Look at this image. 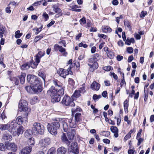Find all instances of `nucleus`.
Instances as JSON below:
<instances>
[{
	"label": "nucleus",
	"mask_w": 154,
	"mask_h": 154,
	"mask_svg": "<svg viewBox=\"0 0 154 154\" xmlns=\"http://www.w3.org/2000/svg\"><path fill=\"white\" fill-rule=\"evenodd\" d=\"M27 80L32 85H42L40 79L35 75H28L27 76Z\"/></svg>",
	"instance_id": "20e7f679"
},
{
	"label": "nucleus",
	"mask_w": 154,
	"mask_h": 154,
	"mask_svg": "<svg viewBox=\"0 0 154 154\" xmlns=\"http://www.w3.org/2000/svg\"><path fill=\"white\" fill-rule=\"evenodd\" d=\"M110 130L114 133V136L115 137H117L119 136L118 129L116 127L111 126L110 127Z\"/></svg>",
	"instance_id": "aec40b11"
},
{
	"label": "nucleus",
	"mask_w": 154,
	"mask_h": 154,
	"mask_svg": "<svg viewBox=\"0 0 154 154\" xmlns=\"http://www.w3.org/2000/svg\"><path fill=\"white\" fill-rule=\"evenodd\" d=\"M27 143L28 145L29 146L33 145L35 143L34 138L33 137L29 138L28 140Z\"/></svg>",
	"instance_id": "c9c22d12"
},
{
	"label": "nucleus",
	"mask_w": 154,
	"mask_h": 154,
	"mask_svg": "<svg viewBox=\"0 0 154 154\" xmlns=\"http://www.w3.org/2000/svg\"><path fill=\"white\" fill-rule=\"evenodd\" d=\"M33 131L36 134H42L44 133V128L43 125L38 122H35L33 125Z\"/></svg>",
	"instance_id": "39448f33"
},
{
	"label": "nucleus",
	"mask_w": 154,
	"mask_h": 154,
	"mask_svg": "<svg viewBox=\"0 0 154 154\" xmlns=\"http://www.w3.org/2000/svg\"><path fill=\"white\" fill-rule=\"evenodd\" d=\"M124 106L125 112L126 113H127L128 111V102L127 100H126L124 101Z\"/></svg>",
	"instance_id": "ea45409f"
},
{
	"label": "nucleus",
	"mask_w": 154,
	"mask_h": 154,
	"mask_svg": "<svg viewBox=\"0 0 154 154\" xmlns=\"http://www.w3.org/2000/svg\"><path fill=\"white\" fill-rule=\"evenodd\" d=\"M38 75L43 79L44 82H45V79L46 78V75L45 73L42 72H40L38 73Z\"/></svg>",
	"instance_id": "79ce46f5"
},
{
	"label": "nucleus",
	"mask_w": 154,
	"mask_h": 154,
	"mask_svg": "<svg viewBox=\"0 0 154 154\" xmlns=\"http://www.w3.org/2000/svg\"><path fill=\"white\" fill-rule=\"evenodd\" d=\"M9 124L8 131L12 132H14L18 126V124L16 122L14 121L11 122Z\"/></svg>",
	"instance_id": "9b49d317"
},
{
	"label": "nucleus",
	"mask_w": 154,
	"mask_h": 154,
	"mask_svg": "<svg viewBox=\"0 0 154 154\" xmlns=\"http://www.w3.org/2000/svg\"><path fill=\"white\" fill-rule=\"evenodd\" d=\"M72 116H81L82 114L81 113L79 112H80L82 111L81 109L79 107H77L76 109H72Z\"/></svg>",
	"instance_id": "a211bd4d"
},
{
	"label": "nucleus",
	"mask_w": 154,
	"mask_h": 154,
	"mask_svg": "<svg viewBox=\"0 0 154 154\" xmlns=\"http://www.w3.org/2000/svg\"><path fill=\"white\" fill-rule=\"evenodd\" d=\"M6 149L13 152H15L17 149V145L14 143H5Z\"/></svg>",
	"instance_id": "9d476101"
},
{
	"label": "nucleus",
	"mask_w": 154,
	"mask_h": 154,
	"mask_svg": "<svg viewBox=\"0 0 154 154\" xmlns=\"http://www.w3.org/2000/svg\"><path fill=\"white\" fill-rule=\"evenodd\" d=\"M124 25L125 26L127 27L129 30H131V24L128 21H126L124 22Z\"/></svg>",
	"instance_id": "a19ab883"
},
{
	"label": "nucleus",
	"mask_w": 154,
	"mask_h": 154,
	"mask_svg": "<svg viewBox=\"0 0 154 154\" xmlns=\"http://www.w3.org/2000/svg\"><path fill=\"white\" fill-rule=\"evenodd\" d=\"M43 16L45 19V21H47L49 18L48 15L45 12L43 13Z\"/></svg>",
	"instance_id": "338daca9"
},
{
	"label": "nucleus",
	"mask_w": 154,
	"mask_h": 154,
	"mask_svg": "<svg viewBox=\"0 0 154 154\" xmlns=\"http://www.w3.org/2000/svg\"><path fill=\"white\" fill-rule=\"evenodd\" d=\"M45 36L43 34H41L39 35L36 36L34 40V42L36 43L39 40H40Z\"/></svg>",
	"instance_id": "7c9ffc66"
},
{
	"label": "nucleus",
	"mask_w": 154,
	"mask_h": 154,
	"mask_svg": "<svg viewBox=\"0 0 154 154\" xmlns=\"http://www.w3.org/2000/svg\"><path fill=\"white\" fill-rule=\"evenodd\" d=\"M6 28L3 25H1L0 26V38H2L3 37V34L5 33Z\"/></svg>",
	"instance_id": "a878e982"
},
{
	"label": "nucleus",
	"mask_w": 154,
	"mask_h": 154,
	"mask_svg": "<svg viewBox=\"0 0 154 154\" xmlns=\"http://www.w3.org/2000/svg\"><path fill=\"white\" fill-rule=\"evenodd\" d=\"M127 51L129 53H132L133 51V49L131 47H128L127 48Z\"/></svg>",
	"instance_id": "13d9d810"
},
{
	"label": "nucleus",
	"mask_w": 154,
	"mask_h": 154,
	"mask_svg": "<svg viewBox=\"0 0 154 154\" xmlns=\"http://www.w3.org/2000/svg\"><path fill=\"white\" fill-rule=\"evenodd\" d=\"M62 120L61 118H55L50 125L48 123L47 125V128L48 131L52 134L56 135L57 133V130L59 129L60 125L59 122Z\"/></svg>",
	"instance_id": "f257e3e1"
},
{
	"label": "nucleus",
	"mask_w": 154,
	"mask_h": 154,
	"mask_svg": "<svg viewBox=\"0 0 154 154\" xmlns=\"http://www.w3.org/2000/svg\"><path fill=\"white\" fill-rule=\"evenodd\" d=\"M92 57H93L96 62L97 61L99 60L100 58L99 54L98 53L94 54V55H92Z\"/></svg>",
	"instance_id": "09e8293b"
},
{
	"label": "nucleus",
	"mask_w": 154,
	"mask_h": 154,
	"mask_svg": "<svg viewBox=\"0 0 154 154\" xmlns=\"http://www.w3.org/2000/svg\"><path fill=\"white\" fill-rule=\"evenodd\" d=\"M120 84V85H121V88H122V86L124 85H126V83L125 81V80L124 79V78H122V79L121 80V82Z\"/></svg>",
	"instance_id": "6e6d98bb"
},
{
	"label": "nucleus",
	"mask_w": 154,
	"mask_h": 154,
	"mask_svg": "<svg viewBox=\"0 0 154 154\" xmlns=\"http://www.w3.org/2000/svg\"><path fill=\"white\" fill-rule=\"evenodd\" d=\"M70 151L75 154H78L79 150L78 143L76 142H73L71 143L69 147Z\"/></svg>",
	"instance_id": "1a4fd4ad"
},
{
	"label": "nucleus",
	"mask_w": 154,
	"mask_h": 154,
	"mask_svg": "<svg viewBox=\"0 0 154 154\" xmlns=\"http://www.w3.org/2000/svg\"><path fill=\"white\" fill-rule=\"evenodd\" d=\"M147 14V12L145 11H142L141 13L140 17L141 18L144 17Z\"/></svg>",
	"instance_id": "052dcab7"
},
{
	"label": "nucleus",
	"mask_w": 154,
	"mask_h": 154,
	"mask_svg": "<svg viewBox=\"0 0 154 154\" xmlns=\"http://www.w3.org/2000/svg\"><path fill=\"white\" fill-rule=\"evenodd\" d=\"M32 150L31 146H26L21 150L20 154H29Z\"/></svg>",
	"instance_id": "2eb2a0df"
},
{
	"label": "nucleus",
	"mask_w": 154,
	"mask_h": 154,
	"mask_svg": "<svg viewBox=\"0 0 154 154\" xmlns=\"http://www.w3.org/2000/svg\"><path fill=\"white\" fill-rule=\"evenodd\" d=\"M75 133V130L73 129H71V130L69 131L67 133L68 139L70 140H73L74 138Z\"/></svg>",
	"instance_id": "6ab92c4d"
},
{
	"label": "nucleus",
	"mask_w": 154,
	"mask_h": 154,
	"mask_svg": "<svg viewBox=\"0 0 154 154\" xmlns=\"http://www.w3.org/2000/svg\"><path fill=\"white\" fill-rule=\"evenodd\" d=\"M12 136L8 132H5L2 136V139L4 141L6 142H8L11 141L12 139Z\"/></svg>",
	"instance_id": "f8f14e48"
},
{
	"label": "nucleus",
	"mask_w": 154,
	"mask_h": 154,
	"mask_svg": "<svg viewBox=\"0 0 154 154\" xmlns=\"http://www.w3.org/2000/svg\"><path fill=\"white\" fill-rule=\"evenodd\" d=\"M64 93V90L62 88L61 89H59L57 92V94H58L61 97V95H63Z\"/></svg>",
	"instance_id": "603ef678"
},
{
	"label": "nucleus",
	"mask_w": 154,
	"mask_h": 154,
	"mask_svg": "<svg viewBox=\"0 0 154 154\" xmlns=\"http://www.w3.org/2000/svg\"><path fill=\"white\" fill-rule=\"evenodd\" d=\"M39 101V98L37 96L32 97L30 101L31 104L33 105L37 103Z\"/></svg>",
	"instance_id": "bb28decb"
},
{
	"label": "nucleus",
	"mask_w": 154,
	"mask_h": 154,
	"mask_svg": "<svg viewBox=\"0 0 154 154\" xmlns=\"http://www.w3.org/2000/svg\"><path fill=\"white\" fill-rule=\"evenodd\" d=\"M23 35L22 33H20V31L17 30L15 32V37L16 38H20Z\"/></svg>",
	"instance_id": "c03bdc74"
},
{
	"label": "nucleus",
	"mask_w": 154,
	"mask_h": 154,
	"mask_svg": "<svg viewBox=\"0 0 154 154\" xmlns=\"http://www.w3.org/2000/svg\"><path fill=\"white\" fill-rule=\"evenodd\" d=\"M39 144L41 146L44 147H46L47 146V145H46V143H45L44 139H42L40 141Z\"/></svg>",
	"instance_id": "49530a36"
},
{
	"label": "nucleus",
	"mask_w": 154,
	"mask_h": 154,
	"mask_svg": "<svg viewBox=\"0 0 154 154\" xmlns=\"http://www.w3.org/2000/svg\"><path fill=\"white\" fill-rule=\"evenodd\" d=\"M82 121V119L81 118L80 116H72V119H70L69 121L70 126L71 128H75L76 125Z\"/></svg>",
	"instance_id": "0eeeda50"
},
{
	"label": "nucleus",
	"mask_w": 154,
	"mask_h": 154,
	"mask_svg": "<svg viewBox=\"0 0 154 154\" xmlns=\"http://www.w3.org/2000/svg\"><path fill=\"white\" fill-rule=\"evenodd\" d=\"M88 65L90 66L89 70L90 72H93L98 67V63L96 62H94L92 65L90 63H88Z\"/></svg>",
	"instance_id": "4468645a"
},
{
	"label": "nucleus",
	"mask_w": 154,
	"mask_h": 154,
	"mask_svg": "<svg viewBox=\"0 0 154 154\" xmlns=\"http://www.w3.org/2000/svg\"><path fill=\"white\" fill-rule=\"evenodd\" d=\"M111 66H105L104 67V69L106 71H108L111 69Z\"/></svg>",
	"instance_id": "774afa93"
},
{
	"label": "nucleus",
	"mask_w": 154,
	"mask_h": 154,
	"mask_svg": "<svg viewBox=\"0 0 154 154\" xmlns=\"http://www.w3.org/2000/svg\"><path fill=\"white\" fill-rule=\"evenodd\" d=\"M17 127V133L18 135H19L20 134H23L24 131L23 127L21 125H18Z\"/></svg>",
	"instance_id": "c756f323"
},
{
	"label": "nucleus",
	"mask_w": 154,
	"mask_h": 154,
	"mask_svg": "<svg viewBox=\"0 0 154 154\" xmlns=\"http://www.w3.org/2000/svg\"><path fill=\"white\" fill-rule=\"evenodd\" d=\"M27 120V116L23 118L21 116H18L17 118L16 121L19 125L22 124L23 122H26Z\"/></svg>",
	"instance_id": "f3484780"
},
{
	"label": "nucleus",
	"mask_w": 154,
	"mask_h": 154,
	"mask_svg": "<svg viewBox=\"0 0 154 154\" xmlns=\"http://www.w3.org/2000/svg\"><path fill=\"white\" fill-rule=\"evenodd\" d=\"M138 140V142L137 145L139 146L141 143L143 141V139L142 138L140 137L139 139H137Z\"/></svg>",
	"instance_id": "e2e57ef3"
},
{
	"label": "nucleus",
	"mask_w": 154,
	"mask_h": 154,
	"mask_svg": "<svg viewBox=\"0 0 154 154\" xmlns=\"http://www.w3.org/2000/svg\"><path fill=\"white\" fill-rule=\"evenodd\" d=\"M82 89V92H85V90L84 89V88H81L80 89ZM81 90H75V92H74L73 94L72 95V96L73 97H74L76 98H77L79 97L80 95V93Z\"/></svg>",
	"instance_id": "b1692460"
},
{
	"label": "nucleus",
	"mask_w": 154,
	"mask_h": 154,
	"mask_svg": "<svg viewBox=\"0 0 154 154\" xmlns=\"http://www.w3.org/2000/svg\"><path fill=\"white\" fill-rule=\"evenodd\" d=\"M5 149V146L3 143H0V150L4 151Z\"/></svg>",
	"instance_id": "0e129e2a"
},
{
	"label": "nucleus",
	"mask_w": 154,
	"mask_h": 154,
	"mask_svg": "<svg viewBox=\"0 0 154 154\" xmlns=\"http://www.w3.org/2000/svg\"><path fill=\"white\" fill-rule=\"evenodd\" d=\"M25 88L28 92L31 94L33 93V90H32V85H31L30 86H26L25 87Z\"/></svg>",
	"instance_id": "58836bf2"
},
{
	"label": "nucleus",
	"mask_w": 154,
	"mask_h": 154,
	"mask_svg": "<svg viewBox=\"0 0 154 154\" xmlns=\"http://www.w3.org/2000/svg\"><path fill=\"white\" fill-rule=\"evenodd\" d=\"M91 57L88 59V61L89 63H93L94 62H96L93 57L91 56Z\"/></svg>",
	"instance_id": "680f3d73"
},
{
	"label": "nucleus",
	"mask_w": 154,
	"mask_h": 154,
	"mask_svg": "<svg viewBox=\"0 0 154 154\" xmlns=\"http://www.w3.org/2000/svg\"><path fill=\"white\" fill-rule=\"evenodd\" d=\"M0 129L2 131L8 130L9 129V124H0Z\"/></svg>",
	"instance_id": "c85d7f7f"
},
{
	"label": "nucleus",
	"mask_w": 154,
	"mask_h": 154,
	"mask_svg": "<svg viewBox=\"0 0 154 154\" xmlns=\"http://www.w3.org/2000/svg\"><path fill=\"white\" fill-rule=\"evenodd\" d=\"M3 54H2L1 56V57L0 58V63L2 65L3 67L5 68V64L3 62Z\"/></svg>",
	"instance_id": "4d7b16f0"
},
{
	"label": "nucleus",
	"mask_w": 154,
	"mask_h": 154,
	"mask_svg": "<svg viewBox=\"0 0 154 154\" xmlns=\"http://www.w3.org/2000/svg\"><path fill=\"white\" fill-rule=\"evenodd\" d=\"M102 31L103 32L105 33L110 32L112 31V29L109 26H104L102 28Z\"/></svg>",
	"instance_id": "473e14b6"
},
{
	"label": "nucleus",
	"mask_w": 154,
	"mask_h": 154,
	"mask_svg": "<svg viewBox=\"0 0 154 154\" xmlns=\"http://www.w3.org/2000/svg\"><path fill=\"white\" fill-rule=\"evenodd\" d=\"M54 11L57 13H59L61 12V10L60 8L54 7L53 8Z\"/></svg>",
	"instance_id": "864d4df0"
},
{
	"label": "nucleus",
	"mask_w": 154,
	"mask_h": 154,
	"mask_svg": "<svg viewBox=\"0 0 154 154\" xmlns=\"http://www.w3.org/2000/svg\"><path fill=\"white\" fill-rule=\"evenodd\" d=\"M79 22L80 24L82 26L85 24L86 23L85 18L83 17L80 20Z\"/></svg>",
	"instance_id": "8fccbe9b"
},
{
	"label": "nucleus",
	"mask_w": 154,
	"mask_h": 154,
	"mask_svg": "<svg viewBox=\"0 0 154 154\" xmlns=\"http://www.w3.org/2000/svg\"><path fill=\"white\" fill-rule=\"evenodd\" d=\"M40 60L35 58V61L32 63H30L31 67L33 68H35L39 63Z\"/></svg>",
	"instance_id": "2f4dec72"
},
{
	"label": "nucleus",
	"mask_w": 154,
	"mask_h": 154,
	"mask_svg": "<svg viewBox=\"0 0 154 154\" xmlns=\"http://www.w3.org/2000/svg\"><path fill=\"white\" fill-rule=\"evenodd\" d=\"M32 130L30 129L27 130L24 133L25 137L28 139L30 137H32Z\"/></svg>",
	"instance_id": "393cba45"
},
{
	"label": "nucleus",
	"mask_w": 154,
	"mask_h": 154,
	"mask_svg": "<svg viewBox=\"0 0 154 154\" xmlns=\"http://www.w3.org/2000/svg\"><path fill=\"white\" fill-rule=\"evenodd\" d=\"M61 138L63 143L66 144L68 146L69 145L70 142L69 141L67 138L65 133H63L61 137Z\"/></svg>",
	"instance_id": "dca6fc26"
},
{
	"label": "nucleus",
	"mask_w": 154,
	"mask_h": 154,
	"mask_svg": "<svg viewBox=\"0 0 154 154\" xmlns=\"http://www.w3.org/2000/svg\"><path fill=\"white\" fill-rule=\"evenodd\" d=\"M44 140L45 141V143H46V145H47V146L50 144L51 141L49 137H45Z\"/></svg>",
	"instance_id": "3c124183"
},
{
	"label": "nucleus",
	"mask_w": 154,
	"mask_h": 154,
	"mask_svg": "<svg viewBox=\"0 0 154 154\" xmlns=\"http://www.w3.org/2000/svg\"><path fill=\"white\" fill-rule=\"evenodd\" d=\"M80 7H81L80 6L79 7L77 5H75L72 6L71 8L73 11L80 12L81 11V9H78L77 8H80Z\"/></svg>",
	"instance_id": "e433bc0d"
},
{
	"label": "nucleus",
	"mask_w": 154,
	"mask_h": 154,
	"mask_svg": "<svg viewBox=\"0 0 154 154\" xmlns=\"http://www.w3.org/2000/svg\"><path fill=\"white\" fill-rule=\"evenodd\" d=\"M32 86L33 93H38L42 90V85H32Z\"/></svg>",
	"instance_id": "ddd939ff"
},
{
	"label": "nucleus",
	"mask_w": 154,
	"mask_h": 154,
	"mask_svg": "<svg viewBox=\"0 0 154 154\" xmlns=\"http://www.w3.org/2000/svg\"><path fill=\"white\" fill-rule=\"evenodd\" d=\"M69 83V85L72 86L74 85L75 82L73 80L72 78H69L68 80Z\"/></svg>",
	"instance_id": "5fc2aeb1"
},
{
	"label": "nucleus",
	"mask_w": 154,
	"mask_h": 154,
	"mask_svg": "<svg viewBox=\"0 0 154 154\" xmlns=\"http://www.w3.org/2000/svg\"><path fill=\"white\" fill-rule=\"evenodd\" d=\"M107 55L109 58L110 59H113L114 56V53L111 50H110L108 52H106Z\"/></svg>",
	"instance_id": "4c0bfd02"
},
{
	"label": "nucleus",
	"mask_w": 154,
	"mask_h": 154,
	"mask_svg": "<svg viewBox=\"0 0 154 154\" xmlns=\"http://www.w3.org/2000/svg\"><path fill=\"white\" fill-rule=\"evenodd\" d=\"M43 56L44 54H43L42 52L41 51H40L35 56V58L40 60L42 57Z\"/></svg>",
	"instance_id": "de8ad7c7"
},
{
	"label": "nucleus",
	"mask_w": 154,
	"mask_h": 154,
	"mask_svg": "<svg viewBox=\"0 0 154 154\" xmlns=\"http://www.w3.org/2000/svg\"><path fill=\"white\" fill-rule=\"evenodd\" d=\"M100 85L96 81H94L91 84V88L94 90L98 91L100 88Z\"/></svg>",
	"instance_id": "412c9836"
},
{
	"label": "nucleus",
	"mask_w": 154,
	"mask_h": 154,
	"mask_svg": "<svg viewBox=\"0 0 154 154\" xmlns=\"http://www.w3.org/2000/svg\"><path fill=\"white\" fill-rule=\"evenodd\" d=\"M30 66V63H27L22 65L21 66V69L23 70H26L29 68Z\"/></svg>",
	"instance_id": "f704fd0d"
},
{
	"label": "nucleus",
	"mask_w": 154,
	"mask_h": 154,
	"mask_svg": "<svg viewBox=\"0 0 154 154\" xmlns=\"http://www.w3.org/2000/svg\"><path fill=\"white\" fill-rule=\"evenodd\" d=\"M62 103L66 106H73L75 104L70 97L67 95H65L63 98Z\"/></svg>",
	"instance_id": "423d86ee"
},
{
	"label": "nucleus",
	"mask_w": 154,
	"mask_h": 154,
	"mask_svg": "<svg viewBox=\"0 0 154 154\" xmlns=\"http://www.w3.org/2000/svg\"><path fill=\"white\" fill-rule=\"evenodd\" d=\"M53 81V83L56 86L61 87V84L59 81L57 79L54 80Z\"/></svg>",
	"instance_id": "a18cd8bd"
},
{
	"label": "nucleus",
	"mask_w": 154,
	"mask_h": 154,
	"mask_svg": "<svg viewBox=\"0 0 154 154\" xmlns=\"http://www.w3.org/2000/svg\"><path fill=\"white\" fill-rule=\"evenodd\" d=\"M71 69L70 67L67 70L63 69L60 68L57 71V72L60 76L65 78L66 76L69 74V73L70 74H72V72L70 71Z\"/></svg>",
	"instance_id": "6e6552de"
},
{
	"label": "nucleus",
	"mask_w": 154,
	"mask_h": 154,
	"mask_svg": "<svg viewBox=\"0 0 154 154\" xmlns=\"http://www.w3.org/2000/svg\"><path fill=\"white\" fill-rule=\"evenodd\" d=\"M47 93L52 98L51 99V102H58L60 101L61 97L59 95L57 94V91L54 87L52 86L48 91Z\"/></svg>",
	"instance_id": "7ed1b4c3"
},
{
	"label": "nucleus",
	"mask_w": 154,
	"mask_h": 154,
	"mask_svg": "<svg viewBox=\"0 0 154 154\" xmlns=\"http://www.w3.org/2000/svg\"><path fill=\"white\" fill-rule=\"evenodd\" d=\"M66 152V149L63 146L57 149V154H65Z\"/></svg>",
	"instance_id": "5701e85b"
},
{
	"label": "nucleus",
	"mask_w": 154,
	"mask_h": 154,
	"mask_svg": "<svg viewBox=\"0 0 154 154\" xmlns=\"http://www.w3.org/2000/svg\"><path fill=\"white\" fill-rule=\"evenodd\" d=\"M55 23V21L54 20H52L47 25V27L49 28L53 25Z\"/></svg>",
	"instance_id": "69168bd1"
},
{
	"label": "nucleus",
	"mask_w": 154,
	"mask_h": 154,
	"mask_svg": "<svg viewBox=\"0 0 154 154\" xmlns=\"http://www.w3.org/2000/svg\"><path fill=\"white\" fill-rule=\"evenodd\" d=\"M26 74L24 73H21L20 78V82L22 84H24L25 80Z\"/></svg>",
	"instance_id": "cd10ccee"
},
{
	"label": "nucleus",
	"mask_w": 154,
	"mask_h": 154,
	"mask_svg": "<svg viewBox=\"0 0 154 154\" xmlns=\"http://www.w3.org/2000/svg\"><path fill=\"white\" fill-rule=\"evenodd\" d=\"M10 80L14 82L15 84L16 85H18L19 83V79H18L14 77H11L10 78Z\"/></svg>",
	"instance_id": "72a5a7b5"
},
{
	"label": "nucleus",
	"mask_w": 154,
	"mask_h": 154,
	"mask_svg": "<svg viewBox=\"0 0 154 154\" xmlns=\"http://www.w3.org/2000/svg\"><path fill=\"white\" fill-rule=\"evenodd\" d=\"M54 49L55 51L58 50L61 53H63L66 51V49L65 48H63L61 46H60L57 44L54 45Z\"/></svg>",
	"instance_id": "4be33fe9"
},
{
	"label": "nucleus",
	"mask_w": 154,
	"mask_h": 154,
	"mask_svg": "<svg viewBox=\"0 0 154 154\" xmlns=\"http://www.w3.org/2000/svg\"><path fill=\"white\" fill-rule=\"evenodd\" d=\"M48 154H55L56 149L54 147H52L49 149L48 152Z\"/></svg>",
	"instance_id": "37998d69"
},
{
	"label": "nucleus",
	"mask_w": 154,
	"mask_h": 154,
	"mask_svg": "<svg viewBox=\"0 0 154 154\" xmlns=\"http://www.w3.org/2000/svg\"><path fill=\"white\" fill-rule=\"evenodd\" d=\"M19 111L25 112V115L28 116L31 112V109L28 107V103L26 101L23 100H20L18 106Z\"/></svg>",
	"instance_id": "f03ea898"
},
{
	"label": "nucleus",
	"mask_w": 154,
	"mask_h": 154,
	"mask_svg": "<svg viewBox=\"0 0 154 154\" xmlns=\"http://www.w3.org/2000/svg\"><path fill=\"white\" fill-rule=\"evenodd\" d=\"M110 75L112 76L113 78L115 80H117L118 77L117 75L114 72H110Z\"/></svg>",
	"instance_id": "bf43d9fd"
}]
</instances>
